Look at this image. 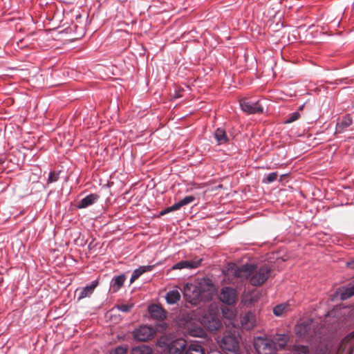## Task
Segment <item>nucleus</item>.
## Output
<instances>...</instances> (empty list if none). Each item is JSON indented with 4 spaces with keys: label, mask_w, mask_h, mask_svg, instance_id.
<instances>
[{
    "label": "nucleus",
    "mask_w": 354,
    "mask_h": 354,
    "mask_svg": "<svg viewBox=\"0 0 354 354\" xmlns=\"http://www.w3.org/2000/svg\"><path fill=\"white\" fill-rule=\"evenodd\" d=\"M272 271L268 265L259 268L252 265H244L236 269L235 276L241 279H249L252 286H260L268 280Z\"/></svg>",
    "instance_id": "1"
},
{
    "label": "nucleus",
    "mask_w": 354,
    "mask_h": 354,
    "mask_svg": "<svg viewBox=\"0 0 354 354\" xmlns=\"http://www.w3.org/2000/svg\"><path fill=\"white\" fill-rule=\"evenodd\" d=\"M292 351L295 353V354H309V348L306 346H295Z\"/></svg>",
    "instance_id": "30"
},
{
    "label": "nucleus",
    "mask_w": 354,
    "mask_h": 354,
    "mask_svg": "<svg viewBox=\"0 0 354 354\" xmlns=\"http://www.w3.org/2000/svg\"><path fill=\"white\" fill-rule=\"evenodd\" d=\"M57 180H58V174L54 171H51L49 174L48 183H52L56 182Z\"/></svg>",
    "instance_id": "35"
},
{
    "label": "nucleus",
    "mask_w": 354,
    "mask_h": 354,
    "mask_svg": "<svg viewBox=\"0 0 354 354\" xmlns=\"http://www.w3.org/2000/svg\"><path fill=\"white\" fill-rule=\"evenodd\" d=\"M221 347L223 350L236 354L239 351V339L234 334H225L221 342Z\"/></svg>",
    "instance_id": "6"
},
{
    "label": "nucleus",
    "mask_w": 354,
    "mask_h": 354,
    "mask_svg": "<svg viewBox=\"0 0 354 354\" xmlns=\"http://www.w3.org/2000/svg\"><path fill=\"white\" fill-rule=\"evenodd\" d=\"M219 298L221 301L228 305L234 304L237 299V293L234 288L231 287H225L222 288Z\"/></svg>",
    "instance_id": "10"
},
{
    "label": "nucleus",
    "mask_w": 354,
    "mask_h": 354,
    "mask_svg": "<svg viewBox=\"0 0 354 354\" xmlns=\"http://www.w3.org/2000/svg\"><path fill=\"white\" fill-rule=\"evenodd\" d=\"M194 290H196V287L194 286V285H193V284H191V285L187 284L185 287L184 296L188 302L190 301V299L192 297V292H194Z\"/></svg>",
    "instance_id": "28"
},
{
    "label": "nucleus",
    "mask_w": 354,
    "mask_h": 354,
    "mask_svg": "<svg viewBox=\"0 0 354 354\" xmlns=\"http://www.w3.org/2000/svg\"><path fill=\"white\" fill-rule=\"evenodd\" d=\"M3 163V161L0 160V164Z\"/></svg>",
    "instance_id": "37"
},
{
    "label": "nucleus",
    "mask_w": 354,
    "mask_h": 354,
    "mask_svg": "<svg viewBox=\"0 0 354 354\" xmlns=\"http://www.w3.org/2000/svg\"><path fill=\"white\" fill-rule=\"evenodd\" d=\"M274 342L278 349H283L289 341V335L286 334L277 335L272 339Z\"/></svg>",
    "instance_id": "17"
},
{
    "label": "nucleus",
    "mask_w": 354,
    "mask_h": 354,
    "mask_svg": "<svg viewBox=\"0 0 354 354\" xmlns=\"http://www.w3.org/2000/svg\"><path fill=\"white\" fill-rule=\"evenodd\" d=\"M131 354H153V350L150 346L142 344L133 347Z\"/></svg>",
    "instance_id": "21"
},
{
    "label": "nucleus",
    "mask_w": 354,
    "mask_h": 354,
    "mask_svg": "<svg viewBox=\"0 0 354 354\" xmlns=\"http://www.w3.org/2000/svg\"><path fill=\"white\" fill-rule=\"evenodd\" d=\"M254 347L259 354H276L277 346L273 340L262 337H255Z\"/></svg>",
    "instance_id": "4"
},
{
    "label": "nucleus",
    "mask_w": 354,
    "mask_h": 354,
    "mask_svg": "<svg viewBox=\"0 0 354 354\" xmlns=\"http://www.w3.org/2000/svg\"><path fill=\"white\" fill-rule=\"evenodd\" d=\"M353 296H354V283L344 288L340 293L342 300H346Z\"/></svg>",
    "instance_id": "26"
},
{
    "label": "nucleus",
    "mask_w": 354,
    "mask_h": 354,
    "mask_svg": "<svg viewBox=\"0 0 354 354\" xmlns=\"http://www.w3.org/2000/svg\"><path fill=\"white\" fill-rule=\"evenodd\" d=\"M214 137L218 145L225 144L229 140L225 131L222 128H218L216 130Z\"/></svg>",
    "instance_id": "18"
},
{
    "label": "nucleus",
    "mask_w": 354,
    "mask_h": 354,
    "mask_svg": "<svg viewBox=\"0 0 354 354\" xmlns=\"http://www.w3.org/2000/svg\"><path fill=\"white\" fill-rule=\"evenodd\" d=\"M296 333L302 337L309 339L315 335V323L312 320H306L298 324L296 327Z\"/></svg>",
    "instance_id": "7"
},
{
    "label": "nucleus",
    "mask_w": 354,
    "mask_h": 354,
    "mask_svg": "<svg viewBox=\"0 0 354 354\" xmlns=\"http://www.w3.org/2000/svg\"><path fill=\"white\" fill-rule=\"evenodd\" d=\"M202 325L210 331L218 330L221 326L219 316L216 313H205L201 319Z\"/></svg>",
    "instance_id": "5"
},
{
    "label": "nucleus",
    "mask_w": 354,
    "mask_h": 354,
    "mask_svg": "<svg viewBox=\"0 0 354 354\" xmlns=\"http://www.w3.org/2000/svg\"><path fill=\"white\" fill-rule=\"evenodd\" d=\"M180 299V294L178 290L169 291L166 295L167 302L169 304H176Z\"/></svg>",
    "instance_id": "22"
},
{
    "label": "nucleus",
    "mask_w": 354,
    "mask_h": 354,
    "mask_svg": "<svg viewBox=\"0 0 354 354\" xmlns=\"http://www.w3.org/2000/svg\"><path fill=\"white\" fill-rule=\"evenodd\" d=\"M97 285H98V281L95 280V281H92L91 284L86 286V287H84L83 288L77 289L76 292H79V296H78L77 299L81 300L84 298L90 297L93 294L94 290L97 286Z\"/></svg>",
    "instance_id": "14"
},
{
    "label": "nucleus",
    "mask_w": 354,
    "mask_h": 354,
    "mask_svg": "<svg viewBox=\"0 0 354 354\" xmlns=\"http://www.w3.org/2000/svg\"><path fill=\"white\" fill-rule=\"evenodd\" d=\"M99 195L96 194H91L82 198L77 203V207L79 209L86 208L95 203L99 199Z\"/></svg>",
    "instance_id": "15"
},
{
    "label": "nucleus",
    "mask_w": 354,
    "mask_h": 354,
    "mask_svg": "<svg viewBox=\"0 0 354 354\" xmlns=\"http://www.w3.org/2000/svg\"><path fill=\"white\" fill-rule=\"evenodd\" d=\"M242 324L246 329H250L254 326V316L251 313L245 315L242 319Z\"/></svg>",
    "instance_id": "27"
},
{
    "label": "nucleus",
    "mask_w": 354,
    "mask_h": 354,
    "mask_svg": "<svg viewBox=\"0 0 354 354\" xmlns=\"http://www.w3.org/2000/svg\"><path fill=\"white\" fill-rule=\"evenodd\" d=\"M158 344L161 347H165V351L167 354H185L186 353L187 342L183 338L168 342L165 337H161Z\"/></svg>",
    "instance_id": "3"
},
{
    "label": "nucleus",
    "mask_w": 354,
    "mask_h": 354,
    "mask_svg": "<svg viewBox=\"0 0 354 354\" xmlns=\"http://www.w3.org/2000/svg\"><path fill=\"white\" fill-rule=\"evenodd\" d=\"M151 316L156 319L162 320L166 317L165 311L159 306L153 304L149 307Z\"/></svg>",
    "instance_id": "16"
},
{
    "label": "nucleus",
    "mask_w": 354,
    "mask_h": 354,
    "mask_svg": "<svg viewBox=\"0 0 354 354\" xmlns=\"http://www.w3.org/2000/svg\"><path fill=\"white\" fill-rule=\"evenodd\" d=\"M352 124V119L349 116H345L340 122L337 123V129H344Z\"/></svg>",
    "instance_id": "29"
},
{
    "label": "nucleus",
    "mask_w": 354,
    "mask_h": 354,
    "mask_svg": "<svg viewBox=\"0 0 354 354\" xmlns=\"http://www.w3.org/2000/svg\"><path fill=\"white\" fill-rule=\"evenodd\" d=\"M202 261V259H195L193 260L181 261L173 266V270H180L183 268L193 269L198 268Z\"/></svg>",
    "instance_id": "12"
},
{
    "label": "nucleus",
    "mask_w": 354,
    "mask_h": 354,
    "mask_svg": "<svg viewBox=\"0 0 354 354\" xmlns=\"http://www.w3.org/2000/svg\"><path fill=\"white\" fill-rule=\"evenodd\" d=\"M185 354H205V351L201 345L196 342L187 345Z\"/></svg>",
    "instance_id": "20"
},
{
    "label": "nucleus",
    "mask_w": 354,
    "mask_h": 354,
    "mask_svg": "<svg viewBox=\"0 0 354 354\" xmlns=\"http://www.w3.org/2000/svg\"><path fill=\"white\" fill-rule=\"evenodd\" d=\"M195 200V197L193 196H187L182 200L179 201L178 203H174L173 205L165 209L160 212V215H164L167 213H169L172 211H176L179 209L183 206H185Z\"/></svg>",
    "instance_id": "11"
},
{
    "label": "nucleus",
    "mask_w": 354,
    "mask_h": 354,
    "mask_svg": "<svg viewBox=\"0 0 354 354\" xmlns=\"http://www.w3.org/2000/svg\"><path fill=\"white\" fill-rule=\"evenodd\" d=\"M155 333L153 328L148 326H141L133 331V337L136 341L147 342L153 338Z\"/></svg>",
    "instance_id": "8"
},
{
    "label": "nucleus",
    "mask_w": 354,
    "mask_h": 354,
    "mask_svg": "<svg viewBox=\"0 0 354 354\" xmlns=\"http://www.w3.org/2000/svg\"><path fill=\"white\" fill-rule=\"evenodd\" d=\"M194 286L196 290L192 292V297L189 303L196 305L200 301L209 299L211 297L213 286L209 280L203 279Z\"/></svg>",
    "instance_id": "2"
},
{
    "label": "nucleus",
    "mask_w": 354,
    "mask_h": 354,
    "mask_svg": "<svg viewBox=\"0 0 354 354\" xmlns=\"http://www.w3.org/2000/svg\"><path fill=\"white\" fill-rule=\"evenodd\" d=\"M128 351L127 346H119L116 347L111 354H127Z\"/></svg>",
    "instance_id": "31"
},
{
    "label": "nucleus",
    "mask_w": 354,
    "mask_h": 354,
    "mask_svg": "<svg viewBox=\"0 0 354 354\" xmlns=\"http://www.w3.org/2000/svg\"><path fill=\"white\" fill-rule=\"evenodd\" d=\"M290 304L288 303H283V304L277 305L273 308V313L276 316L279 317V316H282L283 315H284L285 313L288 312L290 310Z\"/></svg>",
    "instance_id": "25"
},
{
    "label": "nucleus",
    "mask_w": 354,
    "mask_h": 354,
    "mask_svg": "<svg viewBox=\"0 0 354 354\" xmlns=\"http://www.w3.org/2000/svg\"><path fill=\"white\" fill-rule=\"evenodd\" d=\"M240 105L241 109L248 114L261 113L263 111L259 101L252 102L248 100H243L240 102Z\"/></svg>",
    "instance_id": "9"
},
{
    "label": "nucleus",
    "mask_w": 354,
    "mask_h": 354,
    "mask_svg": "<svg viewBox=\"0 0 354 354\" xmlns=\"http://www.w3.org/2000/svg\"><path fill=\"white\" fill-rule=\"evenodd\" d=\"M126 279L124 274H120L115 277L111 281V289L113 292H116L123 286V283Z\"/></svg>",
    "instance_id": "19"
},
{
    "label": "nucleus",
    "mask_w": 354,
    "mask_h": 354,
    "mask_svg": "<svg viewBox=\"0 0 354 354\" xmlns=\"http://www.w3.org/2000/svg\"><path fill=\"white\" fill-rule=\"evenodd\" d=\"M300 118V113L297 111L293 112L289 115L288 118L286 120L285 123H291L297 120Z\"/></svg>",
    "instance_id": "32"
},
{
    "label": "nucleus",
    "mask_w": 354,
    "mask_h": 354,
    "mask_svg": "<svg viewBox=\"0 0 354 354\" xmlns=\"http://www.w3.org/2000/svg\"><path fill=\"white\" fill-rule=\"evenodd\" d=\"M277 176H278L277 172L270 173L268 175V176L266 178V180H263V182H266L268 183H272L277 178Z\"/></svg>",
    "instance_id": "34"
},
{
    "label": "nucleus",
    "mask_w": 354,
    "mask_h": 354,
    "mask_svg": "<svg viewBox=\"0 0 354 354\" xmlns=\"http://www.w3.org/2000/svg\"><path fill=\"white\" fill-rule=\"evenodd\" d=\"M187 332L188 333L193 337H202L205 335V332L201 327L196 326L192 327L191 323H187Z\"/></svg>",
    "instance_id": "23"
},
{
    "label": "nucleus",
    "mask_w": 354,
    "mask_h": 354,
    "mask_svg": "<svg viewBox=\"0 0 354 354\" xmlns=\"http://www.w3.org/2000/svg\"><path fill=\"white\" fill-rule=\"evenodd\" d=\"M153 266H140L138 269L135 270L131 275L130 279V282L133 283L135 281L138 277L142 275L143 273L147 271H151L152 270Z\"/></svg>",
    "instance_id": "24"
},
{
    "label": "nucleus",
    "mask_w": 354,
    "mask_h": 354,
    "mask_svg": "<svg viewBox=\"0 0 354 354\" xmlns=\"http://www.w3.org/2000/svg\"><path fill=\"white\" fill-rule=\"evenodd\" d=\"M353 344L352 337H346L341 342L337 354H352Z\"/></svg>",
    "instance_id": "13"
},
{
    "label": "nucleus",
    "mask_w": 354,
    "mask_h": 354,
    "mask_svg": "<svg viewBox=\"0 0 354 354\" xmlns=\"http://www.w3.org/2000/svg\"><path fill=\"white\" fill-rule=\"evenodd\" d=\"M348 266L350 267L351 268L354 269V261L348 263Z\"/></svg>",
    "instance_id": "36"
},
{
    "label": "nucleus",
    "mask_w": 354,
    "mask_h": 354,
    "mask_svg": "<svg viewBox=\"0 0 354 354\" xmlns=\"http://www.w3.org/2000/svg\"><path fill=\"white\" fill-rule=\"evenodd\" d=\"M120 311L128 313L133 308V304H120L117 306Z\"/></svg>",
    "instance_id": "33"
}]
</instances>
